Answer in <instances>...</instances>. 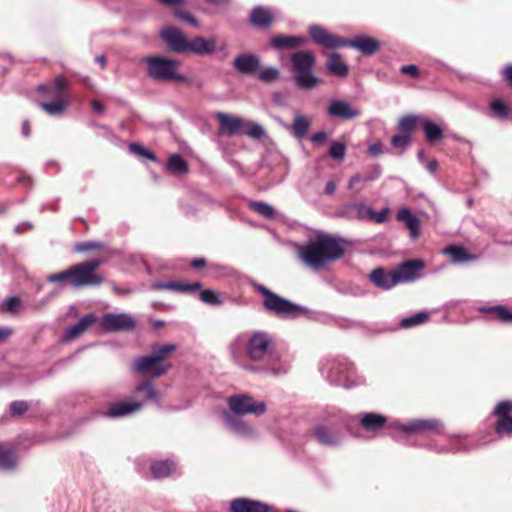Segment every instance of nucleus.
Segmentation results:
<instances>
[{"mask_svg":"<svg viewBox=\"0 0 512 512\" xmlns=\"http://www.w3.org/2000/svg\"><path fill=\"white\" fill-rule=\"evenodd\" d=\"M308 32L317 45L329 49L351 47L367 56L374 55L380 49V42L366 35H359L354 39H345L329 33L325 28L319 25L309 27Z\"/></svg>","mask_w":512,"mask_h":512,"instance_id":"1","label":"nucleus"},{"mask_svg":"<svg viewBox=\"0 0 512 512\" xmlns=\"http://www.w3.org/2000/svg\"><path fill=\"white\" fill-rule=\"evenodd\" d=\"M344 248L330 236H319L301 250L302 260L310 267L319 269L326 263L341 258Z\"/></svg>","mask_w":512,"mask_h":512,"instance_id":"2","label":"nucleus"},{"mask_svg":"<svg viewBox=\"0 0 512 512\" xmlns=\"http://www.w3.org/2000/svg\"><path fill=\"white\" fill-rule=\"evenodd\" d=\"M177 346L169 343L153 347L151 355L141 356L134 362V369L143 376L158 378L165 375L172 367L167 359L175 352Z\"/></svg>","mask_w":512,"mask_h":512,"instance_id":"3","label":"nucleus"},{"mask_svg":"<svg viewBox=\"0 0 512 512\" xmlns=\"http://www.w3.org/2000/svg\"><path fill=\"white\" fill-rule=\"evenodd\" d=\"M291 70L296 85L311 90L321 84L322 80L313 73L316 57L308 50L297 51L290 57Z\"/></svg>","mask_w":512,"mask_h":512,"instance_id":"4","label":"nucleus"},{"mask_svg":"<svg viewBox=\"0 0 512 512\" xmlns=\"http://www.w3.org/2000/svg\"><path fill=\"white\" fill-rule=\"evenodd\" d=\"M147 64V75L155 81L187 82L188 78L178 72L181 62L161 56H148L143 59Z\"/></svg>","mask_w":512,"mask_h":512,"instance_id":"5","label":"nucleus"},{"mask_svg":"<svg viewBox=\"0 0 512 512\" xmlns=\"http://www.w3.org/2000/svg\"><path fill=\"white\" fill-rule=\"evenodd\" d=\"M258 291L264 297L263 306L266 311L278 317L297 318L309 312L306 307L292 303L263 285L258 286Z\"/></svg>","mask_w":512,"mask_h":512,"instance_id":"6","label":"nucleus"},{"mask_svg":"<svg viewBox=\"0 0 512 512\" xmlns=\"http://www.w3.org/2000/svg\"><path fill=\"white\" fill-rule=\"evenodd\" d=\"M102 261L92 259L70 267L71 285L73 287L98 286L103 283V278L96 273Z\"/></svg>","mask_w":512,"mask_h":512,"instance_id":"7","label":"nucleus"},{"mask_svg":"<svg viewBox=\"0 0 512 512\" xmlns=\"http://www.w3.org/2000/svg\"><path fill=\"white\" fill-rule=\"evenodd\" d=\"M275 349L273 337L266 332H255L247 342L246 353L249 359L261 361Z\"/></svg>","mask_w":512,"mask_h":512,"instance_id":"8","label":"nucleus"},{"mask_svg":"<svg viewBox=\"0 0 512 512\" xmlns=\"http://www.w3.org/2000/svg\"><path fill=\"white\" fill-rule=\"evenodd\" d=\"M228 407L236 415L254 414L260 416L266 411L264 402H257L248 394H235L228 398Z\"/></svg>","mask_w":512,"mask_h":512,"instance_id":"9","label":"nucleus"},{"mask_svg":"<svg viewBox=\"0 0 512 512\" xmlns=\"http://www.w3.org/2000/svg\"><path fill=\"white\" fill-rule=\"evenodd\" d=\"M512 401L504 400L496 404L493 415L497 417L494 424L495 433L502 437L512 436Z\"/></svg>","mask_w":512,"mask_h":512,"instance_id":"10","label":"nucleus"},{"mask_svg":"<svg viewBox=\"0 0 512 512\" xmlns=\"http://www.w3.org/2000/svg\"><path fill=\"white\" fill-rule=\"evenodd\" d=\"M101 326L107 332L131 331L135 328L136 321L126 313H106L101 319Z\"/></svg>","mask_w":512,"mask_h":512,"instance_id":"11","label":"nucleus"},{"mask_svg":"<svg viewBox=\"0 0 512 512\" xmlns=\"http://www.w3.org/2000/svg\"><path fill=\"white\" fill-rule=\"evenodd\" d=\"M423 268L424 262L419 259L402 262L393 269L396 284L398 285L399 283L409 282L419 278Z\"/></svg>","mask_w":512,"mask_h":512,"instance_id":"12","label":"nucleus"},{"mask_svg":"<svg viewBox=\"0 0 512 512\" xmlns=\"http://www.w3.org/2000/svg\"><path fill=\"white\" fill-rule=\"evenodd\" d=\"M400 429L407 434H441L443 425L437 419H415L407 424L401 425Z\"/></svg>","mask_w":512,"mask_h":512,"instance_id":"13","label":"nucleus"},{"mask_svg":"<svg viewBox=\"0 0 512 512\" xmlns=\"http://www.w3.org/2000/svg\"><path fill=\"white\" fill-rule=\"evenodd\" d=\"M160 35L170 51L175 53H187L189 41L181 30L175 27H166L162 29Z\"/></svg>","mask_w":512,"mask_h":512,"instance_id":"14","label":"nucleus"},{"mask_svg":"<svg viewBox=\"0 0 512 512\" xmlns=\"http://www.w3.org/2000/svg\"><path fill=\"white\" fill-rule=\"evenodd\" d=\"M309 433L319 444L324 446H336L341 441L339 431L332 426L319 424L314 426Z\"/></svg>","mask_w":512,"mask_h":512,"instance_id":"15","label":"nucleus"},{"mask_svg":"<svg viewBox=\"0 0 512 512\" xmlns=\"http://www.w3.org/2000/svg\"><path fill=\"white\" fill-rule=\"evenodd\" d=\"M329 116L341 120H350L360 116L361 111L343 100H332L327 108Z\"/></svg>","mask_w":512,"mask_h":512,"instance_id":"16","label":"nucleus"},{"mask_svg":"<svg viewBox=\"0 0 512 512\" xmlns=\"http://www.w3.org/2000/svg\"><path fill=\"white\" fill-rule=\"evenodd\" d=\"M233 68L240 74L254 75L260 69V58L255 54H239L234 58Z\"/></svg>","mask_w":512,"mask_h":512,"instance_id":"17","label":"nucleus"},{"mask_svg":"<svg viewBox=\"0 0 512 512\" xmlns=\"http://www.w3.org/2000/svg\"><path fill=\"white\" fill-rule=\"evenodd\" d=\"M142 409V401L127 399L111 403L106 411L110 418H120L133 414Z\"/></svg>","mask_w":512,"mask_h":512,"instance_id":"18","label":"nucleus"},{"mask_svg":"<svg viewBox=\"0 0 512 512\" xmlns=\"http://www.w3.org/2000/svg\"><path fill=\"white\" fill-rule=\"evenodd\" d=\"M231 512H271L272 507L264 502L249 498H237L231 501Z\"/></svg>","mask_w":512,"mask_h":512,"instance_id":"19","label":"nucleus"},{"mask_svg":"<svg viewBox=\"0 0 512 512\" xmlns=\"http://www.w3.org/2000/svg\"><path fill=\"white\" fill-rule=\"evenodd\" d=\"M68 80L64 76H57L52 83L40 85L38 91L55 99H66Z\"/></svg>","mask_w":512,"mask_h":512,"instance_id":"20","label":"nucleus"},{"mask_svg":"<svg viewBox=\"0 0 512 512\" xmlns=\"http://www.w3.org/2000/svg\"><path fill=\"white\" fill-rule=\"evenodd\" d=\"M216 118L220 124V131L229 136L241 134L245 128V122L239 117L218 113Z\"/></svg>","mask_w":512,"mask_h":512,"instance_id":"21","label":"nucleus"},{"mask_svg":"<svg viewBox=\"0 0 512 512\" xmlns=\"http://www.w3.org/2000/svg\"><path fill=\"white\" fill-rule=\"evenodd\" d=\"M369 279L376 287L383 290H389L397 285L393 269L386 271L382 267H377L371 271Z\"/></svg>","mask_w":512,"mask_h":512,"instance_id":"22","label":"nucleus"},{"mask_svg":"<svg viewBox=\"0 0 512 512\" xmlns=\"http://www.w3.org/2000/svg\"><path fill=\"white\" fill-rule=\"evenodd\" d=\"M216 50V40L205 39L197 36L188 43L187 53H194L199 56L210 55Z\"/></svg>","mask_w":512,"mask_h":512,"instance_id":"23","label":"nucleus"},{"mask_svg":"<svg viewBox=\"0 0 512 512\" xmlns=\"http://www.w3.org/2000/svg\"><path fill=\"white\" fill-rule=\"evenodd\" d=\"M96 321V316L93 313L86 314L83 316L79 322L71 327H69L64 333V340L66 342H70L78 337H80L83 333H85L89 327H91Z\"/></svg>","mask_w":512,"mask_h":512,"instance_id":"24","label":"nucleus"},{"mask_svg":"<svg viewBox=\"0 0 512 512\" xmlns=\"http://www.w3.org/2000/svg\"><path fill=\"white\" fill-rule=\"evenodd\" d=\"M398 221L403 222L408 228L413 239L418 238L420 234L421 224L417 216L413 215L410 209L401 208L396 215Z\"/></svg>","mask_w":512,"mask_h":512,"instance_id":"25","label":"nucleus"},{"mask_svg":"<svg viewBox=\"0 0 512 512\" xmlns=\"http://www.w3.org/2000/svg\"><path fill=\"white\" fill-rule=\"evenodd\" d=\"M250 21L257 28L267 29L273 23L274 16L270 9L258 6L252 10Z\"/></svg>","mask_w":512,"mask_h":512,"instance_id":"26","label":"nucleus"},{"mask_svg":"<svg viewBox=\"0 0 512 512\" xmlns=\"http://www.w3.org/2000/svg\"><path fill=\"white\" fill-rule=\"evenodd\" d=\"M387 418L381 414L368 412L360 418V426L366 431H379L385 427Z\"/></svg>","mask_w":512,"mask_h":512,"instance_id":"27","label":"nucleus"},{"mask_svg":"<svg viewBox=\"0 0 512 512\" xmlns=\"http://www.w3.org/2000/svg\"><path fill=\"white\" fill-rule=\"evenodd\" d=\"M306 39L300 36L275 35L271 38L272 47L278 50L295 49L305 44Z\"/></svg>","mask_w":512,"mask_h":512,"instance_id":"28","label":"nucleus"},{"mask_svg":"<svg viewBox=\"0 0 512 512\" xmlns=\"http://www.w3.org/2000/svg\"><path fill=\"white\" fill-rule=\"evenodd\" d=\"M136 398L134 401H142V406L144 403L153 401L158 402L160 394L155 389L154 385L150 381H144L135 388Z\"/></svg>","mask_w":512,"mask_h":512,"instance_id":"29","label":"nucleus"},{"mask_svg":"<svg viewBox=\"0 0 512 512\" xmlns=\"http://www.w3.org/2000/svg\"><path fill=\"white\" fill-rule=\"evenodd\" d=\"M328 60L326 62V69L332 75L339 77H346L349 72V68L346 63L341 59V55L337 52H331L326 54Z\"/></svg>","mask_w":512,"mask_h":512,"instance_id":"30","label":"nucleus"},{"mask_svg":"<svg viewBox=\"0 0 512 512\" xmlns=\"http://www.w3.org/2000/svg\"><path fill=\"white\" fill-rule=\"evenodd\" d=\"M444 254L449 256L453 263H466L476 260V256L471 254L466 248L460 245H450L444 249Z\"/></svg>","mask_w":512,"mask_h":512,"instance_id":"31","label":"nucleus"},{"mask_svg":"<svg viewBox=\"0 0 512 512\" xmlns=\"http://www.w3.org/2000/svg\"><path fill=\"white\" fill-rule=\"evenodd\" d=\"M17 456L13 447L0 443V469L10 471L16 467Z\"/></svg>","mask_w":512,"mask_h":512,"instance_id":"32","label":"nucleus"},{"mask_svg":"<svg viewBox=\"0 0 512 512\" xmlns=\"http://www.w3.org/2000/svg\"><path fill=\"white\" fill-rule=\"evenodd\" d=\"M481 310L491 314L494 319L504 324H512V310L503 305H496Z\"/></svg>","mask_w":512,"mask_h":512,"instance_id":"33","label":"nucleus"},{"mask_svg":"<svg viewBox=\"0 0 512 512\" xmlns=\"http://www.w3.org/2000/svg\"><path fill=\"white\" fill-rule=\"evenodd\" d=\"M175 466L172 461H156L151 465V473L156 479L168 477L174 470Z\"/></svg>","mask_w":512,"mask_h":512,"instance_id":"34","label":"nucleus"},{"mask_svg":"<svg viewBox=\"0 0 512 512\" xmlns=\"http://www.w3.org/2000/svg\"><path fill=\"white\" fill-rule=\"evenodd\" d=\"M310 125H311V122L310 120L304 116V115H297L293 121V125H292V130H293V134L297 137V138H303L309 128H310Z\"/></svg>","mask_w":512,"mask_h":512,"instance_id":"35","label":"nucleus"},{"mask_svg":"<svg viewBox=\"0 0 512 512\" xmlns=\"http://www.w3.org/2000/svg\"><path fill=\"white\" fill-rule=\"evenodd\" d=\"M423 130L425 133L426 140L429 143H435L443 138L442 129L433 122L426 121L423 124Z\"/></svg>","mask_w":512,"mask_h":512,"instance_id":"36","label":"nucleus"},{"mask_svg":"<svg viewBox=\"0 0 512 512\" xmlns=\"http://www.w3.org/2000/svg\"><path fill=\"white\" fill-rule=\"evenodd\" d=\"M40 107L50 115H60L64 112L67 101L66 99H55L51 102H41Z\"/></svg>","mask_w":512,"mask_h":512,"instance_id":"37","label":"nucleus"},{"mask_svg":"<svg viewBox=\"0 0 512 512\" xmlns=\"http://www.w3.org/2000/svg\"><path fill=\"white\" fill-rule=\"evenodd\" d=\"M429 320L427 312H419L409 317L403 318L400 322V327L407 329L417 325L426 323Z\"/></svg>","mask_w":512,"mask_h":512,"instance_id":"38","label":"nucleus"},{"mask_svg":"<svg viewBox=\"0 0 512 512\" xmlns=\"http://www.w3.org/2000/svg\"><path fill=\"white\" fill-rule=\"evenodd\" d=\"M168 169L172 173L184 174L189 170L187 162L178 154H173L168 160Z\"/></svg>","mask_w":512,"mask_h":512,"instance_id":"39","label":"nucleus"},{"mask_svg":"<svg viewBox=\"0 0 512 512\" xmlns=\"http://www.w3.org/2000/svg\"><path fill=\"white\" fill-rule=\"evenodd\" d=\"M250 208L266 219H273L275 217L274 208L264 202H252Z\"/></svg>","mask_w":512,"mask_h":512,"instance_id":"40","label":"nucleus"},{"mask_svg":"<svg viewBox=\"0 0 512 512\" xmlns=\"http://www.w3.org/2000/svg\"><path fill=\"white\" fill-rule=\"evenodd\" d=\"M417 125V117L412 115H407L402 117L399 120L398 128L399 130L406 134L411 136V133L415 130Z\"/></svg>","mask_w":512,"mask_h":512,"instance_id":"41","label":"nucleus"},{"mask_svg":"<svg viewBox=\"0 0 512 512\" xmlns=\"http://www.w3.org/2000/svg\"><path fill=\"white\" fill-rule=\"evenodd\" d=\"M202 287L200 282H181V281H173L172 291H176L179 293H193L199 291Z\"/></svg>","mask_w":512,"mask_h":512,"instance_id":"42","label":"nucleus"},{"mask_svg":"<svg viewBox=\"0 0 512 512\" xmlns=\"http://www.w3.org/2000/svg\"><path fill=\"white\" fill-rule=\"evenodd\" d=\"M129 150H130V152L137 155L138 157L146 158V159L154 161V162L157 160L156 155L152 151H150L149 149H147L146 147H144L140 144L131 143L129 145Z\"/></svg>","mask_w":512,"mask_h":512,"instance_id":"43","label":"nucleus"},{"mask_svg":"<svg viewBox=\"0 0 512 512\" xmlns=\"http://www.w3.org/2000/svg\"><path fill=\"white\" fill-rule=\"evenodd\" d=\"M328 154L332 159L341 161L346 155V145L341 142H332Z\"/></svg>","mask_w":512,"mask_h":512,"instance_id":"44","label":"nucleus"},{"mask_svg":"<svg viewBox=\"0 0 512 512\" xmlns=\"http://www.w3.org/2000/svg\"><path fill=\"white\" fill-rule=\"evenodd\" d=\"M246 129L242 133L246 134L250 138L260 139L264 136V129L257 123L248 122L245 123Z\"/></svg>","mask_w":512,"mask_h":512,"instance_id":"45","label":"nucleus"},{"mask_svg":"<svg viewBox=\"0 0 512 512\" xmlns=\"http://www.w3.org/2000/svg\"><path fill=\"white\" fill-rule=\"evenodd\" d=\"M173 12L178 19L186 22L187 24L193 27L199 26V21L192 14L183 10L182 6L176 7Z\"/></svg>","mask_w":512,"mask_h":512,"instance_id":"46","label":"nucleus"},{"mask_svg":"<svg viewBox=\"0 0 512 512\" xmlns=\"http://www.w3.org/2000/svg\"><path fill=\"white\" fill-rule=\"evenodd\" d=\"M21 305V299L18 296L8 297L1 305V310L8 313L18 312Z\"/></svg>","mask_w":512,"mask_h":512,"instance_id":"47","label":"nucleus"},{"mask_svg":"<svg viewBox=\"0 0 512 512\" xmlns=\"http://www.w3.org/2000/svg\"><path fill=\"white\" fill-rule=\"evenodd\" d=\"M280 76L279 70L274 67H267L259 72V79L265 83H271L277 80Z\"/></svg>","mask_w":512,"mask_h":512,"instance_id":"48","label":"nucleus"},{"mask_svg":"<svg viewBox=\"0 0 512 512\" xmlns=\"http://www.w3.org/2000/svg\"><path fill=\"white\" fill-rule=\"evenodd\" d=\"M490 108L499 118H506L508 116L509 107L501 100H493L490 103Z\"/></svg>","mask_w":512,"mask_h":512,"instance_id":"49","label":"nucleus"},{"mask_svg":"<svg viewBox=\"0 0 512 512\" xmlns=\"http://www.w3.org/2000/svg\"><path fill=\"white\" fill-rule=\"evenodd\" d=\"M199 297H200L201 301H203L206 304H210V305L220 304L219 295L214 290H211V289L202 290L199 294Z\"/></svg>","mask_w":512,"mask_h":512,"instance_id":"50","label":"nucleus"},{"mask_svg":"<svg viewBox=\"0 0 512 512\" xmlns=\"http://www.w3.org/2000/svg\"><path fill=\"white\" fill-rule=\"evenodd\" d=\"M29 409V404L26 401H13L10 404V414L12 416H21Z\"/></svg>","mask_w":512,"mask_h":512,"instance_id":"51","label":"nucleus"},{"mask_svg":"<svg viewBox=\"0 0 512 512\" xmlns=\"http://www.w3.org/2000/svg\"><path fill=\"white\" fill-rule=\"evenodd\" d=\"M47 281L54 282V283L67 282V283L71 284L70 268H68L67 270L62 271L60 273L50 274L47 277Z\"/></svg>","mask_w":512,"mask_h":512,"instance_id":"52","label":"nucleus"},{"mask_svg":"<svg viewBox=\"0 0 512 512\" xmlns=\"http://www.w3.org/2000/svg\"><path fill=\"white\" fill-rule=\"evenodd\" d=\"M411 136L406 134H396L391 138V144L396 148H404L409 145Z\"/></svg>","mask_w":512,"mask_h":512,"instance_id":"53","label":"nucleus"},{"mask_svg":"<svg viewBox=\"0 0 512 512\" xmlns=\"http://www.w3.org/2000/svg\"><path fill=\"white\" fill-rule=\"evenodd\" d=\"M102 247L103 245L101 243L90 241L76 244L74 250L77 252H87L92 250H100Z\"/></svg>","mask_w":512,"mask_h":512,"instance_id":"54","label":"nucleus"},{"mask_svg":"<svg viewBox=\"0 0 512 512\" xmlns=\"http://www.w3.org/2000/svg\"><path fill=\"white\" fill-rule=\"evenodd\" d=\"M400 72L411 78H418L420 76L419 67L415 64L404 65L400 68Z\"/></svg>","mask_w":512,"mask_h":512,"instance_id":"55","label":"nucleus"},{"mask_svg":"<svg viewBox=\"0 0 512 512\" xmlns=\"http://www.w3.org/2000/svg\"><path fill=\"white\" fill-rule=\"evenodd\" d=\"M327 137H328V135L326 132L320 131V132L314 133L311 136V141L314 144L321 145L326 141Z\"/></svg>","mask_w":512,"mask_h":512,"instance_id":"56","label":"nucleus"},{"mask_svg":"<svg viewBox=\"0 0 512 512\" xmlns=\"http://www.w3.org/2000/svg\"><path fill=\"white\" fill-rule=\"evenodd\" d=\"M373 179H374L373 176L363 178L360 174L357 173L350 178L348 188L352 189L358 182H360L362 180L366 181V180H373Z\"/></svg>","mask_w":512,"mask_h":512,"instance_id":"57","label":"nucleus"},{"mask_svg":"<svg viewBox=\"0 0 512 512\" xmlns=\"http://www.w3.org/2000/svg\"><path fill=\"white\" fill-rule=\"evenodd\" d=\"M501 74L504 80L512 87V64L507 65Z\"/></svg>","mask_w":512,"mask_h":512,"instance_id":"58","label":"nucleus"},{"mask_svg":"<svg viewBox=\"0 0 512 512\" xmlns=\"http://www.w3.org/2000/svg\"><path fill=\"white\" fill-rule=\"evenodd\" d=\"M160 4L171 7L173 10L176 7L182 6L185 0H157Z\"/></svg>","mask_w":512,"mask_h":512,"instance_id":"59","label":"nucleus"},{"mask_svg":"<svg viewBox=\"0 0 512 512\" xmlns=\"http://www.w3.org/2000/svg\"><path fill=\"white\" fill-rule=\"evenodd\" d=\"M172 287H173V281L154 283L152 285V288L154 290H172Z\"/></svg>","mask_w":512,"mask_h":512,"instance_id":"60","label":"nucleus"},{"mask_svg":"<svg viewBox=\"0 0 512 512\" xmlns=\"http://www.w3.org/2000/svg\"><path fill=\"white\" fill-rule=\"evenodd\" d=\"M368 151L371 155L377 156L383 152V146L381 143H373L369 146Z\"/></svg>","mask_w":512,"mask_h":512,"instance_id":"61","label":"nucleus"},{"mask_svg":"<svg viewBox=\"0 0 512 512\" xmlns=\"http://www.w3.org/2000/svg\"><path fill=\"white\" fill-rule=\"evenodd\" d=\"M13 333V330L9 327L0 328V343L5 342Z\"/></svg>","mask_w":512,"mask_h":512,"instance_id":"62","label":"nucleus"},{"mask_svg":"<svg viewBox=\"0 0 512 512\" xmlns=\"http://www.w3.org/2000/svg\"><path fill=\"white\" fill-rule=\"evenodd\" d=\"M190 265L192 268L201 269L206 265V260L204 258H196L191 261Z\"/></svg>","mask_w":512,"mask_h":512,"instance_id":"63","label":"nucleus"},{"mask_svg":"<svg viewBox=\"0 0 512 512\" xmlns=\"http://www.w3.org/2000/svg\"><path fill=\"white\" fill-rule=\"evenodd\" d=\"M91 107L94 112L99 113V114L103 113L105 110L104 105L98 100H93L91 102Z\"/></svg>","mask_w":512,"mask_h":512,"instance_id":"64","label":"nucleus"}]
</instances>
